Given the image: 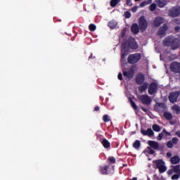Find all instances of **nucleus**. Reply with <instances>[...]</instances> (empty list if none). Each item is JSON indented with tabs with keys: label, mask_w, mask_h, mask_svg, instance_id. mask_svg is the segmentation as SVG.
Listing matches in <instances>:
<instances>
[{
	"label": "nucleus",
	"mask_w": 180,
	"mask_h": 180,
	"mask_svg": "<svg viewBox=\"0 0 180 180\" xmlns=\"http://www.w3.org/2000/svg\"><path fill=\"white\" fill-rule=\"evenodd\" d=\"M180 92L179 91H174L169 94V101L171 103H175L176 101H178V98H179Z\"/></svg>",
	"instance_id": "11"
},
{
	"label": "nucleus",
	"mask_w": 180,
	"mask_h": 180,
	"mask_svg": "<svg viewBox=\"0 0 180 180\" xmlns=\"http://www.w3.org/2000/svg\"><path fill=\"white\" fill-rule=\"evenodd\" d=\"M101 144L104 148H110V142H109V141L105 138L102 140Z\"/></svg>",
	"instance_id": "24"
},
{
	"label": "nucleus",
	"mask_w": 180,
	"mask_h": 180,
	"mask_svg": "<svg viewBox=\"0 0 180 180\" xmlns=\"http://www.w3.org/2000/svg\"><path fill=\"white\" fill-rule=\"evenodd\" d=\"M131 32H132V33L134 34H139V33L140 32V27H139V24L134 23L131 26Z\"/></svg>",
	"instance_id": "17"
},
{
	"label": "nucleus",
	"mask_w": 180,
	"mask_h": 180,
	"mask_svg": "<svg viewBox=\"0 0 180 180\" xmlns=\"http://www.w3.org/2000/svg\"><path fill=\"white\" fill-rule=\"evenodd\" d=\"M121 0H111L110 5V6H112V8H115V6H116L117 5V4H119V2H120Z\"/></svg>",
	"instance_id": "29"
},
{
	"label": "nucleus",
	"mask_w": 180,
	"mask_h": 180,
	"mask_svg": "<svg viewBox=\"0 0 180 180\" xmlns=\"http://www.w3.org/2000/svg\"><path fill=\"white\" fill-rule=\"evenodd\" d=\"M173 171L174 172H175L176 174H179L180 172V165H177L176 166L173 167Z\"/></svg>",
	"instance_id": "33"
},
{
	"label": "nucleus",
	"mask_w": 180,
	"mask_h": 180,
	"mask_svg": "<svg viewBox=\"0 0 180 180\" xmlns=\"http://www.w3.org/2000/svg\"><path fill=\"white\" fill-rule=\"evenodd\" d=\"M134 1H135V2H139L141 0H134Z\"/></svg>",
	"instance_id": "57"
},
{
	"label": "nucleus",
	"mask_w": 180,
	"mask_h": 180,
	"mask_svg": "<svg viewBox=\"0 0 180 180\" xmlns=\"http://www.w3.org/2000/svg\"><path fill=\"white\" fill-rule=\"evenodd\" d=\"M147 88H148V83L145 82L142 86H140L138 89L141 94H143V92H146V91H147Z\"/></svg>",
	"instance_id": "22"
},
{
	"label": "nucleus",
	"mask_w": 180,
	"mask_h": 180,
	"mask_svg": "<svg viewBox=\"0 0 180 180\" xmlns=\"http://www.w3.org/2000/svg\"><path fill=\"white\" fill-rule=\"evenodd\" d=\"M141 60V53H136L130 54L127 58L129 64H137Z\"/></svg>",
	"instance_id": "3"
},
{
	"label": "nucleus",
	"mask_w": 180,
	"mask_h": 180,
	"mask_svg": "<svg viewBox=\"0 0 180 180\" xmlns=\"http://www.w3.org/2000/svg\"><path fill=\"white\" fill-rule=\"evenodd\" d=\"M147 180H151L149 176L147 177Z\"/></svg>",
	"instance_id": "56"
},
{
	"label": "nucleus",
	"mask_w": 180,
	"mask_h": 180,
	"mask_svg": "<svg viewBox=\"0 0 180 180\" xmlns=\"http://www.w3.org/2000/svg\"><path fill=\"white\" fill-rule=\"evenodd\" d=\"M124 16H125L126 19H130V18H131V13H130L129 11H125Z\"/></svg>",
	"instance_id": "39"
},
{
	"label": "nucleus",
	"mask_w": 180,
	"mask_h": 180,
	"mask_svg": "<svg viewBox=\"0 0 180 180\" xmlns=\"http://www.w3.org/2000/svg\"><path fill=\"white\" fill-rule=\"evenodd\" d=\"M162 43L166 47H171L172 50H177L180 46V39L169 36L163 40Z\"/></svg>",
	"instance_id": "1"
},
{
	"label": "nucleus",
	"mask_w": 180,
	"mask_h": 180,
	"mask_svg": "<svg viewBox=\"0 0 180 180\" xmlns=\"http://www.w3.org/2000/svg\"><path fill=\"white\" fill-rule=\"evenodd\" d=\"M153 180H161V179L157 174H153Z\"/></svg>",
	"instance_id": "47"
},
{
	"label": "nucleus",
	"mask_w": 180,
	"mask_h": 180,
	"mask_svg": "<svg viewBox=\"0 0 180 180\" xmlns=\"http://www.w3.org/2000/svg\"><path fill=\"white\" fill-rule=\"evenodd\" d=\"M131 12H133V13H136V12H137V6H135L134 7H133L131 8Z\"/></svg>",
	"instance_id": "48"
},
{
	"label": "nucleus",
	"mask_w": 180,
	"mask_h": 180,
	"mask_svg": "<svg viewBox=\"0 0 180 180\" xmlns=\"http://www.w3.org/2000/svg\"><path fill=\"white\" fill-rule=\"evenodd\" d=\"M94 58H95V56H94L93 54L91 53L90 56L89 57V60H92Z\"/></svg>",
	"instance_id": "53"
},
{
	"label": "nucleus",
	"mask_w": 180,
	"mask_h": 180,
	"mask_svg": "<svg viewBox=\"0 0 180 180\" xmlns=\"http://www.w3.org/2000/svg\"><path fill=\"white\" fill-rule=\"evenodd\" d=\"M174 29H175L176 32H178V30H179L180 27H179V26H177Z\"/></svg>",
	"instance_id": "55"
},
{
	"label": "nucleus",
	"mask_w": 180,
	"mask_h": 180,
	"mask_svg": "<svg viewBox=\"0 0 180 180\" xmlns=\"http://www.w3.org/2000/svg\"><path fill=\"white\" fill-rule=\"evenodd\" d=\"M141 133L143 134V136H149V137L154 136V131L153 129H151V128H149L147 130L141 129Z\"/></svg>",
	"instance_id": "16"
},
{
	"label": "nucleus",
	"mask_w": 180,
	"mask_h": 180,
	"mask_svg": "<svg viewBox=\"0 0 180 180\" xmlns=\"http://www.w3.org/2000/svg\"><path fill=\"white\" fill-rule=\"evenodd\" d=\"M139 5H140L141 8H144V6H146V5H147V1H143Z\"/></svg>",
	"instance_id": "46"
},
{
	"label": "nucleus",
	"mask_w": 180,
	"mask_h": 180,
	"mask_svg": "<svg viewBox=\"0 0 180 180\" xmlns=\"http://www.w3.org/2000/svg\"><path fill=\"white\" fill-rule=\"evenodd\" d=\"M171 141L173 143V145L178 144V141H179V139L176 137H173Z\"/></svg>",
	"instance_id": "40"
},
{
	"label": "nucleus",
	"mask_w": 180,
	"mask_h": 180,
	"mask_svg": "<svg viewBox=\"0 0 180 180\" xmlns=\"http://www.w3.org/2000/svg\"><path fill=\"white\" fill-rule=\"evenodd\" d=\"M172 154L171 153V152H167V157L169 158V157H172Z\"/></svg>",
	"instance_id": "54"
},
{
	"label": "nucleus",
	"mask_w": 180,
	"mask_h": 180,
	"mask_svg": "<svg viewBox=\"0 0 180 180\" xmlns=\"http://www.w3.org/2000/svg\"><path fill=\"white\" fill-rule=\"evenodd\" d=\"M162 23H164V19L161 17H156L153 20V25L154 27H160Z\"/></svg>",
	"instance_id": "15"
},
{
	"label": "nucleus",
	"mask_w": 180,
	"mask_h": 180,
	"mask_svg": "<svg viewBox=\"0 0 180 180\" xmlns=\"http://www.w3.org/2000/svg\"><path fill=\"white\" fill-rule=\"evenodd\" d=\"M89 30L91 32H95L96 30V25H95L94 24H90L89 25Z\"/></svg>",
	"instance_id": "35"
},
{
	"label": "nucleus",
	"mask_w": 180,
	"mask_h": 180,
	"mask_svg": "<svg viewBox=\"0 0 180 180\" xmlns=\"http://www.w3.org/2000/svg\"><path fill=\"white\" fill-rule=\"evenodd\" d=\"M167 146L168 148H174V143L171 141H169L167 143Z\"/></svg>",
	"instance_id": "41"
},
{
	"label": "nucleus",
	"mask_w": 180,
	"mask_h": 180,
	"mask_svg": "<svg viewBox=\"0 0 180 180\" xmlns=\"http://www.w3.org/2000/svg\"><path fill=\"white\" fill-rule=\"evenodd\" d=\"M103 120L105 123H108V122H110V118H109V115H104L103 116Z\"/></svg>",
	"instance_id": "36"
},
{
	"label": "nucleus",
	"mask_w": 180,
	"mask_h": 180,
	"mask_svg": "<svg viewBox=\"0 0 180 180\" xmlns=\"http://www.w3.org/2000/svg\"><path fill=\"white\" fill-rule=\"evenodd\" d=\"M175 135L177 136V137H179L180 139V130H178L177 131H176Z\"/></svg>",
	"instance_id": "50"
},
{
	"label": "nucleus",
	"mask_w": 180,
	"mask_h": 180,
	"mask_svg": "<svg viewBox=\"0 0 180 180\" xmlns=\"http://www.w3.org/2000/svg\"><path fill=\"white\" fill-rule=\"evenodd\" d=\"M147 150H148V153L150 154V155H153V154L155 153V151L153 150L150 146L147 147Z\"/></svg>",
	"instance_id": "38"
},
{
	"label": "nucleus",
	"mask_w": 180,
	"mask_h": 180,
	"mask_svg": "<svg viewBox=\"0 0 180 180\" xmlns=\"http://www.w3.org/2000/svg\"><path fill=\"white\" fill-rule=\"evenodd\" d=\"M152 129H153V130H154V131H157L158 133L159 131H161V127H160V125H158L157 124H154L152 126Z\"/></svg>",
	"instance_id": "27"
},
{
	"label": "nucleus",
	"mask_w": 180,
	"mask_h": 180,
	"mask_svg": "<svg viewBox=\"0 0 180 180\" xmlns=\"http://www.w3.org/2000/svg\"><path fill=\"white\" fill-rule=\"evenodd\" d=\"M130 49L127 48L125 45L122 44V50H121V60H124L126 58V56L129 54Z\"/></svg>",
	"instance_id": "14"
},
{
	"label": "nucleus",
	"mask_w": 180,
	"mask_h": 180,
	"mask_svg": "<svg viewBox=\"0 0 180 180\" xmlns=\"http://www.w3.org/2000/svg\"><path fill=\"white\" fill-rule=\"evenodd\" d=\"M139 101L143 104V105H150L152 100L151 98L148 95H141L139 97Z\"/></svg>",
	"instance_id": "12"
},
{
	"label": "nucleus",
	"mask_w": 180,
	"mask_h": 180,
	"mask_svg": "<svg viewBox=\"0 0 180 180\" xmlns=\"http://www.w3.org/2000/svg\"><path fill=\"white\" fill-rule=\"evenodd\" d=\"M155 110L158 113L162 114L166 112L168 110L167 104L164 103H158L155 106Z\"/></svg>",
	"instance_id": "5"
},
{
	"label": "nucleus",
	"mask_w": 180,
	"mask_h": 180,
	"mask_svg": "<svg viewBox=\"0 0 180 180\" xmlns=\"http://www.w3.org/2000/svg\"><path fill=\"white\" fill-rule=\"evenodd\" d=\"M179 176H180V174L177 173L176 174H174L173 176H172V180L178 179Z\"/></svg>",
	"instance_id": "43"
},
{
	"label": "nucleus",
	"mask_w": 180,
	"mask_h": 180,
	"mask_svg": "<svg viewBox=\"0 0 180 180\" xmlns=\"http://www.w3.org/2000/svg\"><path fill=\"white\" fill-rule=\"evenodd\" d=\"M130 103H131V106L133 108V109L134 110H137V109H139V107L137 106V105H136V103L134 101H133V100L130 99Z\"/></svg>",
	"instance_id": "32"
},
{
	"label": "nucleus",
	"mask_w": 180,
	"mask_h": 180,
	"mask_svg": "<svg viewBox=\"0 0 180 180\" xmlns=\"http://www.w3.org/2000/svg\"><path fill=\"white\" fill-rule=\"evenodd\" d=\"M168 30V25L167 24H163L158 31V36L160 37H164V36H167V31Z\"/></svg>",
	"instance_id": "9"
},
{
	"label": "nucleus",
	"mask_w": 180,
	"mask_h": 180,
	"mask_svg": "<svg viewBox=\"0 0 180 180\" xmlns=\"http://www.w3.org/2000/svg\"><path fill=\"white\" fill-rule=\"evenodd\" d=\"M141 109L143 110V112H148V110L144 107H141Z\"/></svg>",
	"instance_id": "49"
},
{
	"label": "nucleus",
	"mask_w": 180,
	"mask_h": 180,
	"mask_svg": "<svg viewBox=\"0 0 180 180\" xmlns=\"http://www.w3.org/2000/svg\"><path fill=\"white\" fill-rule=\"evenodd\" d=\"M158 169H159L160 174H164V172H165V171H167V167H165V165H163Z\"/></svg>",
	"instance_id": "34"
},
{
	"label": "nucleus",
	"mask_w": 180,
	"mask_h": 180,
	"mask_svg": "<svg viewBox=\"0 0 180 180\" xmlns=\"http://www.w3.org/2000/svg\"><path fill=\"white\" fill-rule=\"evenodd\" d=\"M108 169H109V166L105 165L100 168V172L102 175H106L108 174Z\"/></svg>",
	"instance_id": "25"
},
{
	"label": "nucleus",
	"mask_w": 180,
	"mask_h": 180,
	"mask_svg": "<svg viewBox=\"0 0 180 180\" xmlns=\"http://www.w3.org/2000/svg\"><path fill=\"white\" fill-rule=\"evenodd\" d=\"M117 25V23H116V22L115 21H110L108 22V27H110V29H115V27H116Z\"/></svg>",
	"instance_id": "30"
},
{
	"label": "nucleus",
	"mask_w": 180,
	"mask_h": 180,
	"mask_svg": "<svg viewBox=\"0 0 180 180\" xmlns=\"http://www.w3.org/2000/svg\"><path fill=\"white\" fill-rule=\"evenodd\" d=\"M172 172H173L172 169H170L168 170L167 174H168V175H172Z\"/></svg>",
	"instance_id": "51"
},
{
	"label": "nucleus",
	"mask_w": 180,
	"mask_h": 180,
	"mask_svg": "<svg viewBox=\"0 0 180 180\" xmlns=\"http://www.w3.org/2000/svg\"><path fill=\"white\" fill-rule=\"evenodd\" d=\"M164 136H171V133L168 132L165 129H164L162 130V132L159 134L158 136H157V140H158L159 141H161Z\"/></svg>",
	"instance_id": "19"
},
{
	"label": "nucleus",
	"mask_w": 180,
	"mask_h": 180,
	"mask_svg": "<svg viewBox=\"0 0 180 180\" xmlns=\"http://www.w3.org/2000/svg\"><path fill=\"white\" fill-rule=\"evenodd\" d=\"M108 161H110V162H112V164H115V162H116V158H115L114 157H110L108 158Z\"/></svg>",
	"instance_id": "42"
},
{
	"label": "nucleus",
	"mask_w": 180,
	"mask_h": 180,
	"mask_svg": "<svg viewBox=\"0 0 180 180\" xmlns=\"http://www.w3.org/2000/svg\"><path fill=\"white\" fill-rule=\"evenodd\" d=\"M122 44L126 46L129 50H137L139 49V44L133 37H129L125 42L122 43Z\"/></svg>",
	"instance_id": "2"
},
{
	"label": "nucleus",
	"mask_w": 180,
	"mask_h": 180,
	"mask_svg": "<svg viewBox=\"0 0 180 180\" xmlns=\"http://www.w3.org/2000/svg\"><path fill=\"white\" fill-rule=\"evenodd\" d=\"M126 5L127 6H131V5H133V4H131V0H126Z\"/></svg>",
	"instance_id": "44"
},
{
	"label": "nucleus",
	"mask_w": 180,
	"mask_h": 180,
	"mask_svg": "<svg viewBox=\"0 0 180 180\" xmlns=\"http://www.w3.org/2000/svg\"><path fill=\"white\" fill-rule=\"evenodd\" d=\"M140 146H141V143L140 142L139 140L135 141L133 143L134 148H140Z\"/></svg>",
	"instance_id": "28"
},
{
	"label": "nucleus",
	"mask_w": 180,
	"mask_h": 180,
	"mask_svg": "<svg viewBox=\"0 0 180 180\" xmlns=\"http://www.w3.org/2000/svg\"><path fill=\"white\" fill-rule=\"evenodd\" d=\"M117 78H118V79H120V81H123V75H122V73L120 72L118 74Z\"/></svg>",
	"instance_id": "45"
},
{
	"label": "nucleus",
	"mask_w": 180,
	"mask_h": 180,
	"mask_svg": "<svg viewBox=\"0 0 180 180\" xmlns=\"http://www.w3.org/2000/svg\"><path fill=\"white\" fill-rule=\"evenodd\" d=\"M157 91H158V84L155 82L150 83L148 90L149 95L157 94Z\"/></svg>",
	"instance_id": "10"
},
{
	"label": "nucleus",
	"mask_w": 180,
	"mask_h": 180,
	"mask_svg": "<svg viewBox=\"0 0 180 180\" xmlns=\"http://www.w3.org/2000/svg\"><path fill=\"white\" fill-rule=\"evenodd\" d=\"M138 23L140 30L142 33L147 30V27H148V22H147L146 17H144L143 15L141 16L139 19Z\"/></svg>",
	"instance_id": "4"
},
{
	"label": "nucleus",
	"mask_w": 180,
	"mask_h": 180,
	"mask_svg": "<svg viewBox=\"0 0 180 180\" xmlns=\"http://www.w3.org/2000/svg\"><path fill=\"white\" fill-rule=\"evenodd\" d=\"M122 74L127 79H132L134 77V67H130L127 70H122Z\"/></svg>",
	"instance_id": "8"
},
{
	"label": "nucleus",
	"mask_w": 180,
	"mask_h": 180,
	"mask_svg": "<svg viewBox=\"0 0 180 180\" xmlns=\"http://www.w3.org/2000/svg\"><path fill=\"white\" fill-rule=\"evenodd\" d=\"M149 9L151 12H154V11H155V9H157V5L155 4H152L150 6H149Z\"/></svg>",
	"instance_id": "37"
},
{
	"label": "nucleus",
	"mask_w": 180,
	"mask_h": 180,
	"mask_svg": "<svg viewBox=\"0 0 180 180\" xmlns=\"http://www.w3.org/2000/svg\"><path fill=\"white\" fill-rule=\"evenodd\" d=\"M153 164H155L156 168L159 169L161 167H162V165H164V164H165V162H164V161L162 160L159 159L158 160H153Z\"/></svg>",
	"instance_id": "23"
},
{
	"label": "nucleus",
	"mask_w": 180,
	"mask_h": 180,
	"mask_svg": "<svg viewBox=\"0 0 180 180\" xmlns=\"http://www.w3.org/2000/svg\"><path fill=\"white\" fill-rule=\"evenodd\" d=\"M163 116L167 120H172V114L171 112H168L166 111L165 112H164Z\"/></svg>",
	"instance_id": "26"
},
{
	"label": "nucleus",
	"mask_w": 180,
	"mask_h": 180,
	"mask_svg": "<svg viewBox=\"0 0 180 180\" xmlns=\"http://www.w3.org/2000/svg\"><path fill=\"white\" fill-rule=\"evenodd\" d=\"M170 162H171V164H173L174 165H175L176 164H179V162H180L179 156L175 155V156L172 157L170 159Z\"/></svg>",
	"instance_id": "21"
},
{
	"label": "nucleus",
	"mask_w": 180,
	"mask_h": 180,
	"mask_svg": "<svg viewBox=\"0 0 180 180\" xmlns=\"http://www.w3.org/2000/svg\"><path fill=\"white\" fill-rule=\"evenodd\" d=\"M99 109H100L99 106L95 107L94 108V112H99Z\"/></svg>",
	"instance_id": "52"
},
{
	"label": "nucleus",
	"mask_w": 180,
	"mask_h": 180,
	"mask_svg": "<svg viewBox=\"0 0 180 180\" xmlns=\"http://www.w3.org/2000/svg\"><path fill=\"white\" fill-rule=\"evenodd\" d=\"M148 146L153 148V150H160V144L158 142L154 141H148Z\"/></svg>",
	"instance_id": "18"
},
{
	"label": "nucleus",
	"mask_w": 180,
	"mask_h": 180,
	"mask_svg": "<svg viewBox=\"0 0 180 180\" xmlns=\"http://www.w3.org/2000/svg\"><path fill=\"white\" fill-rule=\"evenodd\" d=\"M173 110H174V112H176V115H179L180 113V107L178 105H174L172 107Z\"/></svg>",
	"instance_id": "31"
},
{
	"label": "nucleus",
	"mask_w": 180,
	"mask_h": 180,
	"mask_svg": "<svg viewBox=\"0 0 180 180\" xmlns=\"http://www.w3.org/2000/svg\"><path fill=\"white\" fill-rule=\"evenodd\" d=\"M146 80V77L143 73H139L136 77V84L137 85H143L144 84V81Z\"/></svg>",
	"instance_id": "13"
},
{
	"label": "nucleus",
	"mask_w": 180,
	"mask_h": 180,
	"mask_svg": "<svg viewBox=\"0 0 180 180\" xmlns=\"http://www.w3.org/2000/svg\"><path fill=\"white\" fill-rule=\"evenodd\" d=\"M168 14L170 18H178L180 15V6H176L172 7L169 10Z\"/></svg>",
	"instance_id": "7"
},
{
	"label": "nucleus",
	"mask_w": 180,
	"mask_h": 180,
	"mask_svg": "<svg viewBox=\"0 0 180 180\" xmlns=\"http://www.w3.org/2000/svg\"><path fill=\"white\" fill-rule=\"evenodd\" d=\"M155 1L159 8H165L168 4L166 0H155Z\"/></svg>",
	"instance_id": "20"
},
{
	"label": "nucleus",
	"mask_w": 180,
	"mask_h": 180,
	"mask_svg": "<svg viewBox=\"0 0 180 180\" xmlns=\"http://www.w3.org/2000/svg\"><path fill=\"white\" fill-rule=\"evenodd\" d=\"M170 70L174 74H179V79H180V63L173 62L170 64Z\"/></svg>",
	"instance_id": "6"
}]
</instances>
